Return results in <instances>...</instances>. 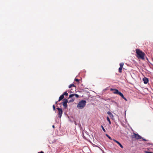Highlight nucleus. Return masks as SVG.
<instances>
[{"mask_svg":"<svg viewBox=\"0 0 153 153\" xmlns=\"http://www.w3.org/2000/svg\"><path fill=\"white\" fill-rule=\"evenodd\" d=\"M136 53L137 55V57L142 59H144V53L140 49H137L136 50Z\"/></svg>","mask_w":153,"mask_h":153,"instance_id":"nucleus-1","label":"nucleus"},{"mask_svg":"<svg viewBox=\"0 0 153 153\" xmlns=\"http://www.w3.org/2000/svg\"><path fill=\"white\" fill-rule=\"evenodd\" d=\"M86 101L85 100H82L79 101L78 103L77 107L79 109H82L86 105Z\"/></svg>","mask_w":153,"mask_h":153,"instance_id":"nucleus-2","label":"nucleus"},{"mask_svg":"<svg viewBox=\"0 0 153 153\" xmlns=\"http://www.w3.org/2000/svg\"><path fill=\"white\" fill-rule=\"evenodd\" d=\"M68 99L64 98L62 102L61 103H60L59 104H62L63 105V107L65 109L67 108V103L68 102Z\"/></svg>","mask_w":153,"mask_h":153,"instance_id":"nucleus-3","label":"nucleus"},{"mask_svg":"<svg viewBox=\"0 0 153 153\" xmlns=\"http://www.w3.org/2000/svg\"><path fill=\"white\" fill-rule=\"evenodd\" d=\"M134 135H132V137L133 138H135L137 140L141 139L142 138V137L141 136L135 133H134Z\"/></svg>","mask_w":153,"mask_h":153,"instance_id":"nucleus-4","label":"nucleus"},{"mask_svg":"<svg viewBox=\"0 0 153 153\" xmlns=\"http://www.w3.org/2000/svg\"><path fill=\"white\" fill-rule=\"evenodd\" d=\"M110 90L111 91H113V94H118L119 92V90L118 89H114V88H111L110 89Z\"/></svg>","mask_w":153,"mask_h":153,"instance_id":"nucleus-5","label":"nucleus"},{"mask_svg":"<svg viewBox=\"0 0 153 153\" xmlns=\"http://www.w3.org/2000/svg\"><path fill=\"white\" fill-rule=\"evenodd\" d=\"M74 96H75L76 98H78L79 97V95L78 94H71L69 95L68 99L71 98V97H74Z\"/></svg>","mask_w":153,"mask_h":153,"instance_id":"nucleus-6","label":"nucleus"},{"mask_svg":"<svg viewBox=\"0 0 153 153\" xmlns=\"http://www.w3.org/2000/svg\"><path fill=\"white\" fill-rule=\"evenodd\" d=\"M58 114H59V117L61 118L62 113V111L61 108H58Z\"/></svg>","mask_w":153,"mask_h":153,"instance_id":"nucleus-7","label":"nucleus"},{"mask_svg":"<svg viewBox=\"0 0 153 153\" xmlns=\"http://www.w3.org/2000/svg\"><path fill=\"white\" fill-rule=\"evenodd\" d=\"M118 94L120 95L123 99H124L126 101H127L126 98L124 97L123 94L121 92L119 91Z\"/></svg>","mask_w":153,"mask_h":153,"instance_id":"nucleus-8","label":"nucleus"},{"mask_svg":"<svg viewBox=\"0 0 153 153\" xmlns=\"http://www.w3.org/2000/svg\"><path fill=\"white\" fill-rule=\"evenodd\" d=\"M143 82L144 84H147L148 82H149V79L146 77H144L143 78Z\"/></svg>","mask_w":153,"mask_h":153,"instance_id":"nucleus-9","label":"nucleus"},{"mask_svg":"<svg viewBox=\"0 0 153 153\" xmlns=\"http://www.w3.org/2000/svg\"><path fill=\"white\" fill-rule=\"evenodd\" d=\"M64 96L63 95V94H62L59 97V99L58 100V101H60L62 100H63L64 98Z\"/></svg>","mask_w":153,"mask_h":153,"instance_id":"nucleus-10","label":"nucleus"},{"mask_svg":"<svg viewBox=\"0 0 153 153\" xmlns=\"http://www.w3.org/2000/svg\"><path fill=\"white\" fill-rule=\"evenodd\" d=\"M71 99L69 101H68V102L69 103L73 102L75 100V98L73 97H71Z\"/></svg>","mask_w":153,"mask_h":153,"instance_id":"nucleus-11","label":"nucleus"},{"mask_svg":"<svg viewBox=\"0 0 153 153\" xmlns=\"http://www.w3.org/2000/svg\"><path fill=\"white\" fill-rule=\"evenodd\" d=\"M62 94L64 96H68V94L67 91L65 92Z\"/></svg>","mask_w":153,"mask_h":153,"instance_id":"nucleus-12","label":"nucleus"},{"mask_svg":"<svg viewBox=\"0 0 153 153\" xmlns=\"http://www.w3.org/2000/svg\"><path fill=\"white\" fill-rule=\"evenodd\" d=\"M72 87H75L76 86L73 84H70L68 86L69 88H71Z\"/></svg>","mask_w":153,"mask_h":153,"instance_id":"nucleus-13","label":"nucleus"},{"mask_svg":"<svg viewBox=\"0 0 153 153\" xmlns=\"http://www.w3.org/2000/svg\"><path fill=\"white\" fill-rule=\"evenodd\" d=\"M107 121L109 122V124H111V122L110 120V119H109V117H107Z\"/></svg>","mask_w":153,"mask_h":153,"instance_id":"nucleus-14","label":"nucleus"},{"mask_svg":"<svg viewBox=\"0 0 153 153\" xmlns=\"http://www.w3.org/2000/svg\"><path fill=\"white\" fill-rule=\"evenodd\" d=\"M122 68H123L120 67L119 68V73H121L122 72Z\"/></svg>","mask_w":153,"mask_h":153,"instance_id":"nucleus-15","label":"nucleus"},{"mask_svg":"<svg viewBox=\"0 0 153 153\" xmlns=\"http://www.w3.org/2000/svg\"><path fill=\"white\" fill-rule=\"evenodd\" d=\"M124 65V63L123 62H121L120 64V67L123 68V66Z\"/></svg>","mask_w":153,"mask_h":153,"instance_id":"nucleus-16","label":"nucleus"},{"mask_svg":"<svg viewBox=\"0 0 153 153\" xmlns=\"http://www.w3.org/2000/svg\"><path fill=\"white\" fill-rule=\"evenodd\" d=\"M105 135L110 140H112V138H111V137L109 135H108L107 134H105Z\"/></svg>","mask_w":153,"mask_h":153,"instance_id":"nucleus-17","label":"nucleus"},{"mask_svg":"<svg viewBox=\"0 0 153 153\" xmlns=\"http://www.w3.org/2000/svg\"><path fill=\"white\" fill-rule=\"evenodd\" d=\"M113 140L114 142H116V143H117L118 144H119V143H120V142H118V141H117V140H116L115 139H113Z\"/></svg>","mask_w":153,"mask_h":153,"instance_id":"nucleus-18","label":"nucleus"},{"mask_svg":"<svg viewBox=\"0 0 153 153\" xmlns=\"http://www.w3.org/2000/svg\"><path fill=\"white\" fill-rule=\"evenodd\" d=\"M113 140L114 142H116V143H117L118 144H119V143H120V142H118V141H117V140H116L115 139H113Z\"/></svg>","mask_w":153,"mask_h":153,"instance_id":"nucleus-19","label":"nucleus"},{"mask_svg":"<svg viewBox=\"0 0 153 153\" xmlns=\"http://www.w3.org/2000/svg\"><path fill=\"white\" fill-rule=\"evenodd\" d=\"M101 127L103 130V131L105 132H106V131L105 130V129H104V128L103 126H102V125H101Z\"/></svg>","mask_w":153,"mask_h":153,"instance_id":"nucleus-20","label":"nucleus"},{"mask_svg":"<svg viewBox=\"0 0 153 153\" xmlns=\"http://www.w3.org/2000/svg\"><path fill=\"white\" fill-rule=\"evenodd\" d=\"M120 146V147L122 148H123V147L122 146V145L120 143L119 144H118Z\"/></svg>","mask_w":153,"mask_h":153,"instance_id":"nucleus-21","label":"nucleus"},{"mask_svg":"<svg viewBox=\"0 0 153 153\" xmlns=\"http://www.w3.org/2000/svg\"><path fill=\"white\" fill-rule=\"evenodd\" d=\"M74 80L75 81H76L78 82H79V79H77L76 78H75V79H74Z\"/></svg>","mask_w":153,"mask_h":153,"instance_id":"nucleus-22","label":"nucleus"},{"mask_svg":"<svg viewBox=\"0 0 153 153\" xmlns=\"http://www.w3.org/2000/svg\"><path fill=\"white\" fill-rule=\"evenodd\" d=\"M53 110H55V107L54 105H53Z\"/></svg>","mask_w":153,"mask_h":153,"instance_id":"nucleus-23","label":"nucleus"},{"mask_svg":"<svg viewBox=\"0 0 153 153\" xmlns=\"http://www.w3.org/2000/svg\"><path fill=\"white\" fill-rule=\"evenodd\" d=\"M107 113L108 115H110L111 114V113L110 112V111H108V112H107Z\"/></svg>","mask_w":153,"mask_h":153,"instance_id":"nucleus-24","label":"nucleus"},{"mask_svg":"<svg viewBox=\"0 0 153 153\" xmlns=\"http://www.w3.org/2000/svg\"><path fill=\"white\" fill-rule=\"evenodd\" d=\"M109 116L110 117H113V114L111 113L110 115H109Z\"/></svg>","mask_w":153,"mask_h":153,"instance_id":"nucleus-25","label":"nucleus"},{"mask_svg":"<svg viewBox=\"0 0 153 153\" xmlns=\"http://www.w3.org/2000/svg\"><path fill=\"white\" fill-rule=\"evenodd\" d=\"M142 140H143L145 141H146L147 140L146 139L143 138V137H142Z\"/></svg>","mask_w":153,"mask_h":153,"instance_id":"nucleus-26","label":"nucleus"},{"mask_svg":"<svg viewBox=\"0 0 153 153\" xmlns=\"http://www.w3.org/2000/svg\"><path fill=\"white\" fill-rule=\"evenodd\" d=\"M150 152L146 151L145 152L146 153H149Z\"/></svg>","mask_w":153,"mask_h":153,"instance_id":"nucleus-27","label":"nucleus"},{"mask_svg":"<svg viewBox=\"0 0 153 153\" xmlns=\"http://www.w3.org/2000/svg\"><path fill=\"white\" fill-rule=\"evenodd\" d=\"M38 153H44V152L42 151H41L40 152H39Z\"/></svg>","mask_w":153,"mask_h":153,"instance_id":"nucleus-28","label":"nucleus"},{"mask_svg":"<svg viewBox=\"0 0 153 153\" xmlns=\"http://www.w3.org/2000/svg\"><path fill=\"white\" fill-rule=\"evenodd\" d=\"M52 127H53V128H54V125H53L52 126Z\"/></svg>","mask_w":153,"mask_h":153,"instance_id":"nucleus-29","label":"nucleus"},{"mask_svg":"<svg viewBox=\"0 0 153 153\" xmlns=\"http://www.w3.org/2000/svg\"><path fill=\"white\" fill-rule=\"evenodd\" d=\"M75 124L76 125V122H75Z\"/></svg>","mask_w":153,"mask_h":153,"instance_id":"nucleus-30","label":"nucleus"},{"mask_svg":"<svg viewBox=\"0 0 153 153\" xmlns=\"http://www.w3.org/2000/svg\"><path fill=\"white\" fill-rule=\"evenodd\" d=\"M57 101L56 102V103L57 104Z\"/></svg>","mask_w":153,"mask_h":153,"instance_id":"nucleus-31","label":"nucleus"},{"mask_svg":"<svg viewBox=\"0 0 153 153\" xmlns=\"http://www.w3.org/2000/svg\"><path fill=\"white\" fill-rule=\"evenodd\" d=\"M153 153V152H150L149 153Z\"/></svg>","mask_w":153,"mask_h":153,"instance_id":"nucleus-32","label":"nucleus"},{"mask_svg":"<svg viewBox=\"0 0 153 153\" xmlns=\"http://www.w3.org/2000/svg\"><path fill=\"white\" fill-rule=\"evenodd\" d=\"M107 100V99H105V100Z\"/></svg>","mask_w":153,"mask_h":153,"instance_id":"nucleus-33","label":"nucleus"},{"mask_svg":"<svg viewBox=\"0 0 153 153\" xmlns=\"http://www.w3.org/2000/svg\"><path fill=\"white\" fill-rule=\"evenodd\" d=\"M152 153H153V152Z\"/></svg>","mask_w":153,"mask_h":153,"instance_id":"nucleus-34","label":"nucleus"}]
</instances>
